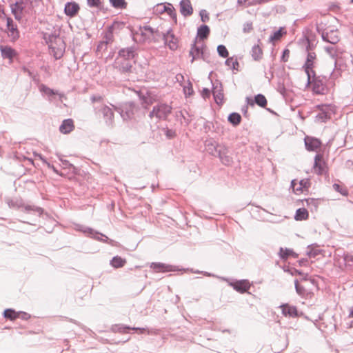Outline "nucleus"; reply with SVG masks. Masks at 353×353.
Returning <instances> with one entry per match:
<instances>
[{"label":"nucleus","instance_id":"obj_1","mask_svg":"<svg viewBox=\"0 0 353 353\" xmlns=\"http://www.w3.org/2000/svg\"><path fill=\"white\" fill-rule=\"evenodd\" d=\"M212 146L216 157L219 159L221 163L225 166H230L233 163V158L230 155L229 148L225 144H219L210 142L208 144L209 150L210 146Z\"/></svg>","mask_w":353,"mask_h":353},{"label":"nucleus","instance_id":"obj_2","mask_svg":"<svg viewBox=\"0 0 353 353\" xmlns=\"http://www.w3.org/2000/svg\"><path fill=\"white\" fill-rule=\"evenodd\" d=\"M6 203L9 208L14 209L23 208L26 212L30 213L31 212L38 213L39 216H41L43 213V209L34 205H26L23 200L19 197L13 199H8Z\"/></svg>","mask_w":353,"mask_h":353},{"label":"nucleus","instance_id":"obj_3","mask_svg":"<svg viewBox=\"0 0 353 353\" xmlns=\"http://www.w3.org/2000/svg\"><path fill=\"white\" fill-rule=\"evenodd\" d=\"M75 229L77 231L82 232L83 233L87 234L88 236L94 238L100 241L106 242L109 244L113 245L114 241L110 239L108 236L102 233L97 232L94 230L92 228L86 227L83 225L77 224L75 226Z\"/></svg>","mask_w":353,"mask_h":353},{"label":"nucleus","instance_id":"obj_4","mask_svg":"<svg viewBox=\"0 0 353 353\" xmlns=\"http://www.w3.org/2000/svg\"><path fill=\"white\" fill-rule=\"evenodd\" d=\"M135 61H125L121 59V58H116L113 63V67L121 74L128 76L133 72L134 70L133 65Z\"/></svg>","mask_w":353,"mask_h":353},{"label":"nucleus","instance_id":"obj_5","mask_svg":"<svg viewBox=\"0 0 353 353\" xmlns=\"http://www.w3.org/2000/svg\"><path fill=\"white\" fill-rule=\"evenodd\" d=\"M316 108L320 111V112L316 115V121L322 123H326L328 120L331 119L332 113V108L331 105H317Z\"/></svg>","mask_w":353,"mask_h":353},{"label":"nucleus","instance_id":"obj_6","mask_svg":"<svg viewBox=\"0 0 353 353\" xmlns=\"http://www.w3.org/2000/svg\"><path fill=\"white\" fill-rule=\"evenodd\" d=\"M313 169L314 170V172L319 176L327 172V165L323 159V154H316L315 155Z\"/></svg>","mask_w":353,"mask_h":353},{"label":"nucleus","instance_id":"obj_7","mask_svg":"<svg viewBox=\"0 0 353 353\" xmlns=\"http://www.w3.org/2000/svg\"><path fill=\"white\" fill-rule=\"evenodd\" d=\"M162 36L165 45L167 46L170 50L174 51L178 48L179 41L173 33L172 28L168 30L165 33H163Z\"/></svg>","mask_w":353,"mask_h":353},{"label":"nucleus","instance_id":"obj_8","mask_svg":"<svg viewBox=\"0 0 353 353\" xmlns=\"http://www.w3.org/2000/svg\"><path fill=\"white\" fill-rule=\"evenodd\" d=\"M136 107L133 101L128 102L121 108H114L117 110L123 120H130L134 116V110Z\"/></svg>","mask_w":353,"mask_h":353},{"label":"nucleus","instance_id":"obj_9","mask_svg":"<svg viewBox=\"0 0 353 353\" xmlns=\"http://www.w3.org/2000/svg\"><path fill=\"white\" fill-rule=\"evenodd\" d=\"M6 29L8 30V36L12 42L17 41L20 37L19 31L17 26L14 23L11 17L6 18Z\"/></svg>","mask_w":353,"mask_h":353},{"label":"nucleus","instance_id":"obj_10","mask_svg":"<svg viewBox=\"0 0 353 353\" xmlns=\"http://www.w3.org/2000/svg\"><path fill=\"white\" fill-rule=\"evenodd\" d=\"M212 94L214 99L215 103L217 105H222L223 103V90L221 83L219 81H216L214 82L212 81Z\"/></svg>","mask_w":353,"mask_h":353},{"label":"nucleus","instance_id":"obj_11","mask_svg":"<svg viewBox=\"0 0 353 353\" xmlns=\"http://www.w3.org/2000/svg\"><path fill=\"white\" fill-rule=\"evenodd\" d=\"M313 80L312 81V90L316 94H323L325 92V83L323 79L321 76H316V74H313Z\"/></svg>","mask_w":353,"mask_h":353},{"label":"nucleus","instance_id":"obj_12","mask_svg":"<svg viewBox=\"0 0 353 353\" xmlns=\"http://www.w3.org/2000/svg\"><path fill=\"white\" fill-rule=\"evenodd\" d=\"M99 112L102 114L105 123L107 126L112 128L114 124L113 110L106 105H103Z\"/></svg>","mask_w":353,"mask_h":353},{"label":"nucleus","instance_id":"obj_13","mask_svg":"<svg viewBox=\"0 0 353 353\" xmlns=\"http://www.w3.org/2000/svg\"><path fill=\"white\" fill-rule=\"evenodd\" d=\"M136 51L137 48L135 46L121 48L118 52L117 58H121V59L125 61H134L135 56L137 54Z\"/></svg>","mask_w":353,"mask_h":353},{"label":"nucleus","instance_id":"obj_14","mask_svg":"<svg viewBox=\"0 0 353 353\" xmlns=\"http://www.w3.org/2000/svg\"><path fill=\"white\" fill-rule=\"evenodd\" d=\"M172 107L166 103H160L154 106V112H157V118L165 120L171 113Z\"/></svg>","mask_w":353,"mask_h":353},{"label":"nucleus","instance_id":"obj_15","mask_svg":"<svg viewBox=\"0 0 353 353\" xmlns=\"http://www.w3.org/2000/svg\"><path fill=\"white\" fill-rule=\"evenodd\" d=\"M282 310V314L285 316H290L292 318H296L303 315V312H299L297 307L294 305H291L288 303H283L280 305Z\"/></svg>","mask_w":353,"mask_h":353},{"label":"nucleus","instance_id":"obj_16","mask_svg":"<svg viewBox=\"0 0 353 353\" xmlns=\"http://www.w3.org/2000/svg\"><path fill=\"white\" fill-rule=\"evenodd\" d=\"M229 285L233 288L236 292L243 294L248 291L250 288V284L248 280H236L232 282H230Z\"/></svg>","mask_w":353,"mask_h":353},{"label":"nucleus","instance_id":"obj_17","mask_svg":"<svg viewBox=\"0 0 353 353\" xmlns=\"http://www.w3.org/2000/svg\"><path fill=\"white\" fill-rule=\"evenodd\" d=\"M304 143L306 150L310 152L316 151L322 144L320 139L309 136L305 137Z\"/></svg>","mask_w":353,"mask_h":353},{"label":"nucleus","instance_id":"obj_18","mask_svg":"<svg viewBox=\"0 0 353 353\" xmlns=\"http://www.w3.org/2000/svg\"><path fill=\"white\" fill-rule=\"evenodd\" d=\"M316 59V54L314 52H307L305 61L302 66L303 70L305 72L306 75L310 77L308 74L310 71L314 67V61Z\"/></svg>","mask_w":353,"mask_h":353},{"label":"nucleus","instance_id":"obj_19","mask_svg":"<svg viewBox=\"0 0 353 353\" xmlns=\"http://www.w3.org/2000/svg\"><path fill=\"white\" fill-rule=\"evenodd\" d=\"M150 268L157 272H169L179 270V269L172 265H167L163 263H152Z\"/></svg>","mask_w":353,"mask_h":353},{"label":"nucleus","instance_id":"obj_20","mask_svg":"<svg viewBox=\"0 0 353 353\" xmlns=\"http://www.w3.org/2000/svg\"><path fill=\"white\" fill-rule=\"evenodd\" d=\"M135 93L141 101L143 108H147L148 106L153 103V100L150 93L147 90H137Z\"/></svg>","mask_w":353,"mask_h":353},{"label":"nucleus","instance_id":"obj_21","mask_svg":"<svg viewBox=\"0 0 353 353\" xmlns=\"http://www.w3.org/2000/svg\"><path fill=\"white\" fill-rule=\"evenodd\" d=\"M246 101L248 105L253 106L254 104H256L261 108H265L268 104L265 97L262 94L255 95L254 99L248 97H246Z\"/></svg>","mask_w":353,"mask_h":353},{"label":"nucleus","instance_id":"obj_22","mask_svg":"<svg viewBox=\"0 0 353 353\" xmlns=\"http://www.w3.org/2000/svg\"><path fill=\"white\" fill-rule=\"evenodd\" d=\"M79 10V5L75 1L67 2L64 6L65 14L70 18L75 17Z\"/></svg>","mask_w":353,"mask_h":353},{"label":"nucleus","instance_id":"obj_23","mask_svg":"<svg viewBox=\"0 0 353 353\" xmlns=\"http://www.w3.org/2000/svg\"><path fill=\"white\" fill-rule=\"evenodd\" d=\"M205 45H202L201 47L196 46V38H195L193 43L191 45V48L189 52L190 56L192 57L191 63H193L194 60L200 59L201 53L204 50Z\"/></svg>","mask_w":353,"mask_h":353},{"label":"nucleus","instance_id":"obj_24","mask_svg":"<svg viewBox=\"0 0 353 353\" xmlns=\"http://www.w3.org/2000/svg\"><path fill=\"white\" fill-rule=\"evenodd\" d=\"M180 12L186 17L192 14L193 8L190 0H181L179 3Z\"/></svg>","mask_w":353,"mask_h":353},{"label":"nucleus","instance_id":"obj_25","mask_svg":"<svg viewBox=\"0 0 353 353\" xmlns=\"http://www.w3.org/2000/svg\"><path fill=\"white\" fill-rule=\"evenodd\" d=\"M321 38L323 41L331 44H336L340 41L339 37L334 30H331L330 32H323L321 33Z\"/></svg>","mask_w":353,"mask_h":353},{"label":"nucleus","instance_id":"obj_26","mask_svg":"<svg viewBox=\"0 0 353 353\" xmlns=\"http://www.w3.org/2000/svg\"><path fill=\"white\" fill-rule=\"evenodd\" d=\"M74 128V121L72 119H64L59 126V131L64 134L72 132Z\"/></svg>","mask_w":353,"mask_h":353},{"label":"nucleus","instance_id":"obj_27","mask_svg":"<svg viewBox=\"0 0 353 353\" xmlns=\"http://www.w3.org/2000/svg\"><path fill=\"white\" fill-rule=\"evenodd\" d=\"M0 51L3 59L12 60L17 55L16 50L8 46H0Z\"/></svg>","mask_w":353,"mask_h":353},{"label":"nucleus","instance_id":"obj_28","mask_svg":"<svg viewBox=\"0 0 353 353\" xmlns=\"http://www.w3.org/2000/svg\"><path fill=\"white\" fill-rule=\"evenodd\" d=\"M278 254L279 258L283 261L287 260L290 256H292L294 259H296L299 256V254L294 252L292 249L287 248H283L282 247L280 248Z\"/></svg>","mask_w":353,"mask_h":353},{"label":"nucleus","instance_id":"obj_29","mask_svg":"<svg viewBox=\"0 0 353 353\" xmlns=\"http://www.w3.org/2000/svg\"><path fill=\"white\" fill-rule=\"evenodd\" d=\"M210 30L208 26L203 24L201 25L197 29V34L196 38H199L201 40L207 39L210 34Z\"/></svg>","mask_w":353,"mask_h":353},{"label":"nucleus","instance_id":"obj_30","mask_svg":"<svg viewBox=\"0 0 353 353\" xmlns=\"http://www.w3.org/2000/svg\"><path fill=\"white\" fill-rule=\"evenodd\" d=\"M294 287L296 293L303 298L307 297L309 294H311V292L306 289L305 286L299 283L298 279L294 280Z\"/></svg>","mask_w":353,"mask_h":353},{"label":"nucleus","instance_id":"obj_31","mask_svg":"<svg viewBox=\"0 0 353 353\" xmlns=\"http://www.w3.org/2000/svg\"><path fill=\"white\" fill-rule=\"evenodd\" d=\"M251 56L254 61H259L263 57V50L259 44L252 46Z\"/></svg>","mask_w":353,"mask_h":353},{"label":"nucleus","instance_id":"obj_32","mask_svg":"<svg viewBox=\"0 0 353 353\" xmlns=\"http://www.w3.org/2000/svg\"><path fill=\"white\" fill-rule=\"evenodd\" d=\"M125 263H126L125 259L121 258L119 256H114L110 262V264L111 265V266L114 268H122L125 265Z\"/></svg>","mask_w":353,"mask_h":353},{"label":"nucleus","instance_id":"obj_33","mask_svg":"<svg viewBox=\"0 0 353 353\" xmlns=\"http://www.w3.org/2000/svg\"><path fill=\"white\" fill-rule=\"evenodd\" d=\"M308 216V211L305 208H302L296 210L294 219L296 221H303L307 219Z\"/></svg>","mask_w":353,"mask_h":353},{"label":"nucleus","instance_id":"obj_34","mask_svg":"<svg viewBox=\"0 0 353 353\" xmlns=\"http://www.w3.org/2000/svg\"><path fill=\"white\" fill-rule=\"evenodd\" d=\"M20 313H18L14 310L12 308L6 309L3 312V317L10 319V321H14L17 318H19Z\"/></svg>","mask_w":353,"mask_h":353},{"label":"nucleus","instance_id":"obj_35","mask_svg":"<svg viewBox=\"0 0 353 353\" xmlns=\"http://www.w3.org/2000/svg\"><path fill=\"white\" fill-rule=\"evenodd\" d=\"M225 64L228 67H229L230 69H232L233 70H236V71L239 70V63L236 58H234L233 57H228L225 61Z\"/></svg>","mask_w":353,"mask_h":353},{"label":"nucleus","instance_id":"obj_36","mask_svg":"<svg viewBox=\"0 0 353 353\" xmlns=\"http://www.w3.org/2000/svg\"><path fill=\"white\" fill-rule=\"evenodd\" d=\"M332 188L334 191L340 193L343 196H347L349 194V191H348L347 188L343 183H334L332 185Z\"/></svg>","mask_w":353,"mask_h":353},{"label":"nucleus","instance_id":"obj_37","mask_svg":"<svg viewBox=\"0 0 353 353\" xmlns=\"http://www.w3.org/2000/svg\"><path fill=\"white\" fill-rule=\"evenodd\" d=\"M228 120L234 126H237L241 121V116L237 112H232L228 115Z\"/></svg>","mask_w":353,"mask_h":353},{"label":"nucleus","instance_id":"obj_38","mask_svg":"<svg viewBox=\"0 0 353 353\" xmlns=\"http://www.w3.org/2000/svg\"><path fill=\"white\" fill-rule=\"evenodd\" d=\"M321 250H320L317 246H314L313 244L310 245L307 248L306 255L310 258H314L321 254Z\"/></svg>","mask_w":353,"mask_h":353},{"label":"nucleus","instance_id":"obj_39","mask_svg":"<svg viewBox=\"0 0 353 353\" xmlns=\"http://www.w3.org/2000/svg\"><path fill=\"white\" fill-rule=\"evenodd\" d=\"M165 12H166L170 18L174 20L175 23H176L177 17H176V12L173 7L172 4L170 3H165Z\"/></svg>","mask_w":353,"mask_h":353},{"label":"nucleus","instance_id":"obj_40","mask_svg":"<svg viewBox=\"0 0 353 353\" xmlns=\"http://www.w3.org/2000/svg\"><path fill=\"white\" fill-rule=\"evenodd\" d=\"M325 51L330 55V57L334 60V69L339 70L338 61L336 60V55L335 54V47L333 46H325L324 48Z\"/></svg>","mask_w":353,"mask_h":353},{"label":"nucleus","instance_id":"obj_41","mask_svg":"<svg viewBox=\"0 0 353 353\" xmlns=\"http://www.w3.org/2000/svg\"><path fill=\"white\" fill-rule=\"evenodd\" d=\"M109 2L111 6L115 9H125L128 6L125 0H109Z\"/></svg>","mask_w":353,"mask_h":353},{"label":"nucleus","instance_id":"obj_42","mask_svg":"<svg viewBox=\"0 0 353 353\" xmlns=\"http://www.w3.org/2000/svg\"><path fill=\"white\" fill-rule=\"evenodd\" d=\"M286 34V31L284 28H280L279 30L274 32V33L270 37V41L272 42L278 41Z\"/></svg>","mask_w":353,"mask_h":353},{"label":"nucleus","instance_id":"obj_43","mask_svg":"<svg viewBox=\"0 0 353 353\" xmlns=\"http://www.w3.org/2000/svg\"><path fill=\"white\" fill-rule=\"evenodd\" d=\"M132 327L123 324H116L112 326V330L114 332L127 333L129 330H132Z\"/></svg>","mask_w":353,"mask_h":353},{"label":"nucleus","instance_id":"obj_44","mask_svg":"<svg viewBox=\"0 0 353 353\" xmlns=\"http://www.w3.org/2000/svg\"><path fill=\"white\" fill-rule=\"evenodd\" d=\"M39 90L42 93L45 94H46V95H48L49 97H52L54 95L59 94L58 91L54 90L53 89H51V88H50L49 87H48L47 85H46L44 84H41L40 85Z\"/></svg>","mask_w":353,"mask_h":353},{"label":"nucleus","instance_id":"obj_45","mask_svg":"<svg viewBox=\"0 0 353 353\" xmlns=\"http://www.w3.org/2000/svg\"><path fill=\"white\" fill-rule=\"evenodd\" d=\"M343 259L344 264L346 267L353 268V255L348 253L344 252L343 255Z\"/></svg>","mask_w":353,"mask_h":353},{"label":"nucleus","instance_id":"obj_46","mask_svg":"<svg viewBox=\"0 0 353 353\" xmlns=\"http://www.w3.org/2000/svg\"><path fill=\"white\" fill-rule=\"evenodd\" d=\"M87 5L90 8H96L101 10L103 7V2L101 0H86Z\"/></svg>","mask_w":353,"mask_h":353},{"label":"nucleus","instance_id":"obj_47","mask_svg":"<svg viewBox=\"0 0 353 353\" xmlns=\"http://www.w3.org/2000/svg\"><path fill=\"white\" fill-rule=\"evenodd\" d=\"M218 54L223 58H228L229 52L228 49L224 45L220 44L217 46Z\"/></svg>","mask_w":353,"mask_h":353},{"label":"nucleus","instance_id":"obj_48","mask_svg":"<svg viewBox=\"0 0 353 353\" xmlns=\"http://www.w3.org/2000/svg\"><path fill=\"white\" fill-rule=\"evenodd\" d=\"M125 26V23L123 21H114L111 26H108L109 30H112L113 32L114 30H120L123 29Z\"/></svg>","mask_w":353,"mask_h":353},{"label":"nucleus","instance_id":"obj_49","mask_svg":"<svg viewBox=\"0 0 353 353\" xmlns=\"http://www.w3.org/2000/svg\"><path fill=\"white\" fill-rule=\"evenodd\" d=\"M103 39L104 40H103L102 41L104 42L106 45H108L110 43H112L113 41V31L112 30H109L108 27L103 37Z\"/></svg>","mask_w":353,"mask_h":353},{"label":"nucleus","instance_id":"obj_50","mask_svg":"<svg viewBox=\"0 0 353 353\" xmlns=\"http://www.w3.org/2000/svg\"><path fill=\"white\" fill-rule=\"evenodd\" d=\"M11 12H23L25 10V7L19 3V1H16L14 3L11 4Z\"/></svg>","mask_w":353,"mask_h":353},{"label":"nucleus","instance_id":"obj_51","mask_svg":"<svg viewBox=\"0 0 353 353\" xmlns=\"http://www.w3.org/2000/svg\"><path fill=\"white\" fill-rule=\"evenodd\" d=\"M165 3H157L153 8L154 13L157 14H161L165 12Z\"/></svg>","mask_w":353,"mask_h":353},{"label":"nucleus","instance_id":"obj_52","mask_svg":"<svg viewBox=\"0 0 353 353\" xmlns=\"http://www.w3.org/2000/svg\"><path fill=\"white\" fill-rule=\"evenodd\" d=\"M276 90L283 96V98L286 99L288 90L283 83H278Z\"/></svg>","mask_w":353,"mask_h":353},{"label":"nucleus","instance_id":"obj_53","mask_svg":"<svg viewBox=\"0 0 353 353\" xmlns=\"http://www.w3.org/2000/svg\"><path fill=\"white\" fill-rule=\"evenodd\" d=\"M163 130L164 132V134L169 139H172L176 136V133L174 130L170 129L168 128H163Z\"/></svg>","mask_w":353,"mask_h":353},{"label":"nucleus","instance_id":"obj_54","mask_svg":"<svg viewBox=\"0 0 353 353\" xmlns=\"http://www.w3.org/2000/svg\"><path fill=\"white\" fill-rule=\"evenodd\" d=\"M283 270L285 272H288L292 276L298 275L299 274H301V270H299L298 269H296L294 268H290V267H283Z\"/></svg>","mask_w":353,"mask_h":353},{"label":"nucleus","instance_id":"obj_55","mask_svg":"<svg viewBox=\"0 0 353 353\" xmlns=\"http://www.w3.org/2000/svg\"><path fill=\"white\" fill-rule=\"evenodd\" d=\"M253 30V24L251 21H247L243 24V32L248 34Z\"/></svg>","mask_w":353,"mask_h":353},{"label":"nucleus","instance_id":"obj_56","mask_svg":"<svg viewBox=\"0 0 353 353\" xmlns=\"http://www.w3.org/2000/svg\"><path fill=\"white\" fill-rule=\"evenodd\" d=\"M201 59H202L205 62H210V54L208 51L206 46H204V50L203 51V53H201Z\"/></svg>","mask_w":353,"mask_h":353},{"label":"nucleus","instance_id":"obj_57","mask_svg":"<svg viewBox=\"0 0 353 353\" xmlns=\"http://www.w3.org/2000/svg\"><path fill=\"white\" fill-rule=\"evenodd\" d=\"M305 204L307 207L314 206L315 209L317 208V201L312 198L305 199Z\"/></svg>","mask_w":353,"mask_h":353},{"label":"nucleus","instance_id":"obj_58","mask_svg":"<svg viewBox=\"0 0 353 353\" xmlns=\"http://www.w3.org/2000/svg\"><path fill=\"white\" fill-rule=\"evenodd\" d=\"M201 21L205 23L209 21L210 17L208 12L205 10H201L199 12Z\"/></svg>","mask_w":353,"mask_h":353},{"label":"nucleus","instance_id":"obj_59","mask_svg":"<svg viewBox=\"0 0 353 353\" xmlns=\"http://www.w3.org/2000/svg\"><path fill=\"white\" fill-rule=\"evenodd\" d=\"M269 0H252L248 3V6H255L256 5L263 4L268 2Z\"/></svg>","mask_w":353,"mask_h":353},{"label":"nucleus","instance_id":"obj_60","mask_svg":"<svg viewBox=\"0 0 353 353\" xmlns=\"http://www.w3.org/2000/svg\"><path fill=\"white\" fill-rule=\"evenodd\" d=\"M183 92H184V94L187 96H190L193 94L194 92V90H193V88H192V85L190 83H189L188 85V86H184L183 87Z\"/></svg>","mask_w":353,"mask_h":353},{"label":"nucleus","instance_id":"obj_61","mask_svg":"<svg viewBox=\"0 0 353 353\" xmlns=\"http://www.w3.org/2000/svg\"><path fill=\"white\" fill-rule=\"evenodd\" d=\"M306 41H307V44L305 46L306 52H314L313 49L314 48V45L312 43V41L310 39H309L308 38L306 39Z\"/></svg>","mask_w":353,"mask_h":353},{"label":"nucleus","instance_id":"obj_62","mask_svg":"<svg viewBox=\"0 0 353 353\" xmlns=\"http://www.w3.org/2000/svg\"><path fill=\"white\" fill-rule=\"evenodd\" d=\"M290 56V50L287 48L284 49L282 52V56L281 57V60L283 62H287L288 61Z\"/></svg>","mask_w":353,"mask_h":353},{"label":"nucleus","instance_id":"obj_63","mask_svg":"<svg viewBox=\"0 0 353 353\" xmlns=\"http://www.w3.org/2000/svg\"><path fill=\"white\" fill-rule=\"evenodd\" d=\"M308 74H310V77L308 75H307L306 87H309L311 85L312 81L313 80V74H316V72L312 68V71H310Z\"/></svg>","mask_w":353,"mask_h":353},{"label":"nucleus","instance_id":"obj_64","mask_svg":"<svg viewBox=\"0 0 353 353\" xmlns=\"http://www.w3.org/2000/svg\"><path fill=\"white\" fill-rule=\"evenodd\" d=\"M211 92L210 89L204 88L201 91V96L204 99L210 98Z\"/></svg>","mask_w":353,"mask_h":353}]
</instances>
